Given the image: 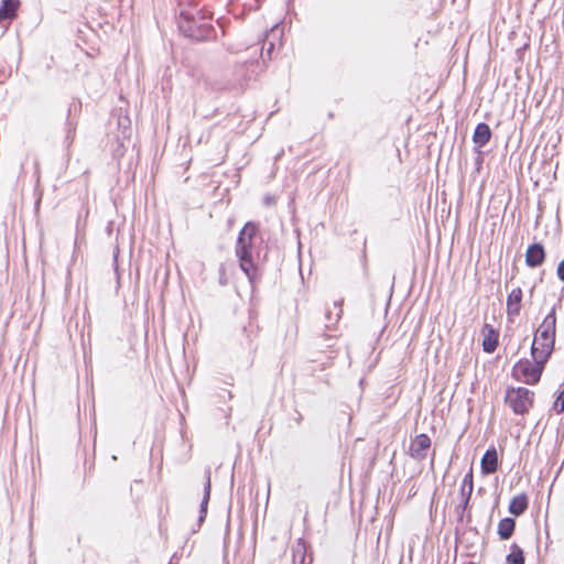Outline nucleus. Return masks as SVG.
Returning <instances> with one entry per match:
<instances>
[{
	"mask_svg": "<svg viewBox=\"0 0 564 564\" xmlns=\"http://www.w3.org/2000/svg\"><path fill=\"white\" fill-rule=\"evenodd\" d=\"M257 231L258 227L253 223H247L240 230L236 243V256L239 259L240 268L249 278L254 271L252 249Z\"/></svg>",
	"mask_w": 564,
	"mask_h": 564,
	"instance_id": "f03ea898",
	"label": "nucleus"
},
{
	"mask_svg": "<svg viewBox=\"0 0 564 564\" xmlns=\"http://www.w3.org/2000/svg\"><path fill=\"white\" fill-rule=\"evenodd\" d=\"M273 46H274V45H273V43H270V45H269V47H268V50H267V53H268V54H270V53H271V51L273 50Z\"/></svg>",
	"mask_w": 564,
	"mask_h": 564,
	"instance_id": "412c9836",
	"label": "nucleus"
},
{
	"mask_svg": "<svg viewBox=\"0 0 564 564\" xmlns=\"http://www.w3.org/2000/svg\"><path fill=\"white\" fill-rule=\"evenodd\" d=\"M34 490H35V484H33V485L31 486V496H32V497H33V495H34Z\"/></svg>",
	"mask_w": 564,
	"mask_h": 564,
	"instance_id": "4be33fe9",
	"label": "nucleus"
},
{
	"mask_svg": "<svg viewBox=\"0 0 564 564\" xmlns=\"http://www.w3.org/2000/svg\"><path fill=\"white\" fill-rule=\"evenodd\" d=\"M557 276L564 282V260H562L557 265Z\"/></svg>",
	"mask_w": 564,
	"mask_h": 564,
	"instance_id": "6ab92c4d",
	"label": "nucleus"
},
{
	"mask_svg": "<svg viewBox=\"0 0 564 564\" xmlns=\"http://www.w3.org/2000/svg\"><path fill=\"white\" fill-rule=\"evenodd\" d=\"M31 373H32V390L35 391V362L31 366Z\"/></svg>",
	"mask_w": 564,
	"mask_h": 564,
	"instance_id": "aec40b11",
	"label": "nucleus"
},
{
	"mask_svg": "<svg viewBox=\"0 0 564 564\" xmlns=\"http://www.w3.org/2000/svg\"><path fill=\"white\" fill-rule=\"evenodd\" d=\"M482 348L486 352H494L498 346V333L492 326L486 324L484 326Z\"/></svg>",
	"mask_w": 564,
	"mask_h": 564,
	"instance_id": "9b49d317",
	"label": "nucleus"
},
{
	"mask_svg": "<svg viewBox=\"0 0 564 564\" xmlns=\"http://www.w3.org/2000/svg\"><path fill=\"white\" fill-rule=\"evenodd\" d=\"M507 562L509 564H524L523 551L519 545L512 544L511 552L507 556Z\"/></svg>",
	"mask_w": 564,
	"mask_h": 564,
	"instance_id": "dca6fc26",
	"label": "nucleus"
},
{
	"mask_svg": "<svg viewBox=\"0 0 564 564\" xmlns=\"http://www.w3.org/2000/svg\"><path fill=\"white\" fill-rule=\"evenodd\" d=\"M19 0H2L0 4V23H10L15 17L19 8Z\"/></svg>",
	"mask_w": 564,
	"mask_h": 564,
	"instance_id": "1a4fd4ad",
	"label": "nucleus"
},
{
	"mask_svg": "<svg viewBox=\"0 0 564 564\" xmlns=\"http://www.w3.org/2000/svg\"><path fill=\"white\" fill-rule=\"evenodd\" d=\"M468 564H476V563H468Z\"/></svg>",
	"mask_w": 564,
	"mask_h": 564,
	"instance_id": "a878e982",
	"label": "nucleus"
},
{
	"mask_svg": "<svg viewBox=\"0 0 564 564\" xmlns=\"http://www.w3.org/2000/svg\"><path fill=\"white\" fill-rule=\"evenodd\" d=\"M431 446V438L426 434L417 435L410 445V455L415 459H423Z\"/></svg>",
	"mask_w": 564,
	"mask_h": 564,
	"instance_id": "39448f33",
	"label": "nucleus"
},
{
	"mask_svg": "<svg viewBox=\"0 0 564 564\" xmlns=\"http://www.w3.org/2000/svg\"><path fill=\"white\" fill-rule=\"evenodd\" d=\"M210 475L208 474L207 475V479H206V484L204 486V497H203V500H202V503H200V516H199V521H203L205 516H206V512H207V506H208V501H209V497H210Z\"/></svg>",
	"mask_w": 564,
	"mask_h": 564,
	"instance_id": "2eb2a0df",
	"label": "nucleus"
},
{
	"mask_svg": "<svg viewBox=\"0 0 564 564\" xmlns=\"http://www.w3.org/2000/svg\"><path fill=\"white\" fill-rule=\"evenodd\" d=\"M528 508V498L525 495H519L511 499L509 505L510 513L514 516L522 514Z\"/></svg>",
	"mask_w": 564,
	"mask_h": 564,
	"instance_id": "ddd939ff",
	"label": "nucleus"
},
{
	"mask_svg": "<svg viewBox=\"0 0 564 564\" xmlns=\"http://www.w3.org/2000/svg\"><path fill=\"white\" fill-rule=\"evenodd\" d=\"M473 490H474V478H473V470L470 469L463 478L460 489H459L460 503L464 509L467 507V505L469 502Z\"/></svg>",
	"mask_w": 564,
	"mask_h": 564,
	"instance_id": "9d476101",
	"label": "nucleus"
},
{
	"mask_svg": "<svg viewBox=\"0 0 564 564\" xmlns=\"http://www.w3.org/2000/svg\"><path fill=\"white\" fill-rule=\"evenodd\" d=\"M522 301V290L520 288L513 289L507 299V314L509 317H514L520 314Z\"/></svg>",
	"mask_w": 564,
	"mask_h": 564,
	"instance_id": "0eeeda50",
	"label": "nucleus"
},
{
	"mask_svg": "<svg viewBox=\"0 0 564 564\" xmlns=\"http://www.w3.org/2000/svg\"><path fill=\"white\" fill-rule=\"evenodd\" d=\"M555 312L552 310L535 333L531 347V355L534 360L546 362L551 356L555 344Z\"/></svg>",
	"mask_w": 564,
	"mask_h": 564,
	"instance_id": "f257e3e1",
	"label": "nucleus"
},
{
	"mask_svg": "<svg viewBox=\"0 0 564 564\" xmlns=\"http://www.w3.org/2000/svg\"><path fill=\"white\" fill-rule=\"evenodd\" d=\"M516 522L511 518L500 520L498 524V534L501 540H508L514 531Z\"/></svg>",
	"mask_w": 564,
	"mask_h": 564,
	"instance_id": "4468645a",
	"label": "nucleus"
},
{
	"mask_svg": "<svg viewBox=\"0 0 564 564\" xmlns=\"http://www.w3.org/2000/svg\"><path fill=\"white\" fill-rule=\"evenodd\" d=\"M534 392L523 388H510L506 393V403L516 414H524L533 406Z\"/></svg>",
	"mask_w": 564,
	"mask_h": 564,
	"instance_id": "7ed1b4c3",
	"label": "nucleus"
},
{
	"mask_svg": "<svg viewBox=\"0 0 564 564\" xmlns=\"http://www.w3.org/2000/svg\"><path fill=\"white\" fill-rule=\"evenodd\" d=\"M545 259V251L541 243H532L525 252V263L530 268L540 267Z\"/></svg>",
	"mask_w": 564,
	"mask_h": 564,
	"instance_id": "423d86ee",
	"label": "nucleus"
},
{
	"mask_svg": "<svg viewBox=\"0 0 564 564\" xmlns=\"http://www.w3.org/2000/svg\"><path fill=\"white\" fill-rule=\"evenodd\" d=\"M31 470H32V473H34V470H35V467H34V465H33V464H32V466H31Z\"/></svg>",
	"mask_w": 564,
	"mask_h": 564,
	"instance_id": "b1692460",
	"label": "nucleus"
},
{
	"mask_svg": "<svg viewBox=\"0 0 564 564\" xmlns=\"http://www.w3.org/2000/svg\"><path fill=\"white\" fill-rule=\"evenodd\" d=\"M481 473L485 475L492 474L498 467V454L495 447L486 451L480 462Z\"/></svg>",
	"mask_w": 564,
	"mask_h": 564,
	"instance_id": "6e6552de",
	"label": "nucleus"
},
{
	"mask_svg": "<svg viewBox=\"0 0 564 564\" xmlns=\"http://www.w3.org/2000/svg\"><path fill=\"white\" fill-rule=\"evenodd\" d=\"M554 409L558 413L564 412V392L560 393V395L557 397L554 403Z\"/></svg>",
	"mask_w": 564,
	"mask_h": 564,
	"instance_id": "a211bd4d",
	"label": "nucleus"
},
{
	"mask_svg": "<svg viewBox=\"0 0 564 564\" xmlns=\"http://www.w3.org/2000/svg\"><path fill=\"white\" fill-rule=\"evenodd\" d=\"M30 564H35V561H31Z\"/></svg>",
	"mask_w": 564,
	"mask_h": 564,
	"instance_id": "393cba45",
	"label": "nucleus"
},
{
	"mask_svg": "<svg viewBox=\"0 0 564 564\" xmlns=\"http://www.w3.org/2000/svg\"><path fill=\"white\" fill-rule=\"evenodd\" d=\"M544 364L545 362H540V360L534 359L533 362L530 360H520L514 367V372L518 379L524 383L535 384L541 378Z\"/></svg>",
	"mask_w": 564,
	"mask_h": 564,
	"instance_id": "20e7f679",
	"label": "nucleus"
},
{
	"mask_svg": "<svg viewBox=\"0 0 564 564\" xmlns=\"http://www.w3.org/2000/svg\"><path fill=\"white\" fill-rule=\"evenodd\" d=\"M305 552H306L305 542L302 539L297 540L296 545L294 546V557H296L299 553H302L303 556H302L301 564H305ZM311 562H312V560H310V562L307 564H311Z\"/></svg>",
	"mask_w": 564,
	"mask_h": 564,
	"instance_id": "f3484780",
	"label": "nucleus"
},
{
	"mask_svg": "<svg viewBox=\"0 0 564 564\" xmlns=\"http://www.w3.org/2000/svg\"><path fill=\"white\" fill-rule=\"evenodd\" d=\"M491 138V130L487 123H478L474 135L473 141L478 148H482L486 145Z\"/></svg>",
	"mask_w": 564,
	"mask_h": 564,
	"instance_id": "f8f14e48",
	"label": "nucleus"
},
{
	"mask_svg": "<svg viewBox=\"0 0 564 564\" xmlns=\"http://www.w3.org/2000/svg\"><path fill=\"white\" fill-rule=\"evenodd\" d=\"M30 533H32V525H33V522H32V516L30 517Z\"/></svg>",
	"mask_w": 564,
	"mask_h": 564,
	"instance_id": "5701e85b",
	"label": "nucleus"
}]
</instances>
